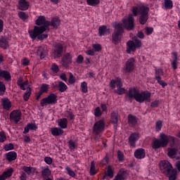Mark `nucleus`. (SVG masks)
Wrapping results in <instances>:
<instances>
[{
    "label": "nucleus",
    "mask_w": 180,
    "mask_h": 180,
    "mask_svg": "<svg viewBox=\"0 0 180 180\" xmlns=\"http://www.w3.org/2000/svg\"><path fill=\"white\" fill-rule=\"evenodd\" d=\"M127 98L129 99H135L136 102L143 103V102H151V93L150 91H141L135 88L129 89L127 93Z\"/></svg>",
    "instance_id": "f257e3e1"
},
{
    "label": "nucleus",
    "mask_w": 180,
    "mask_h": 180,
    "mask_svg": "<svg viewBox=\"0 0 180 180\" xmlns=\"http://www.w3.org/2000/svg\"><path fill=\"white\" fill-rule=\"evenodd\" d=\"M160 171L168 176L169 180L176 179L177 172L176 169H174L172 165L169 163L167 160H163L160 164Z\"/></svg>",
    "instance_id": "f03ea898"
},
{
    "label": "nucleus",
    "mask_w": 180,
    "mask_h": 180,
    "mask_svg": "<svg viewBox=\"0 0 180 180\" xmlns=\"http://www.w3.org/2000/svg\"><path fill=\"white\" fill-rule=\"evenodd\" d=\"M132 12L134 16L139 15V22L141 25H146L148 20V12H150V8L144 6H141L139 8H132Z\"/></svg>",
    "instance_id": "7ed1b4c3"
},
{
    "label": "nucleus",
    "mask_w": 180,
    "mask_h": 180,
    "mask_svg": "<svg viewBox=\"0 0 180 180\" xmlns=\"http://www.w3.org/2000/svg\"><path fill=\"white\" fill-rule=\"evenodd\" d=\"M46 30H50L49 28H46V27H37L34 26L33 30H29L28 33L31 37V39H36L37 37L38 40H44V39H47V34H43Z\"/></svg>",
    "instance_id": "20e7f679"
},
{
    "label": "nucleus",
    "mask_w": 180,
    "mask_h": 180,
    "mask_svg": "<svg viewBox=\"0 0 180 180\" xmlns=\"http://www.w3.org/2000/svg\"><path fill=\"white\" fill-rule=\"evenodd\" d=\"M114 28V32L112 34V43L117 45L122 41V37L124 30L120 23H115Z\"/></svg>",
    "instance_id": "39448f33"
},
{
    "label": "nucleus",
    "mask_w": 180,
    "mask_h": 180,
    "mask_svg": "<svg viewBox=\"0 0 180 180\" xmlns=\"http://www.w3.org/2000/svg\"><path fill=\"white\" fill-rule=\"evenodd\" d=\"M160 140L155 139L152 142V148L154 150L160 148L161 147H167V146H168V143L169 141L168 136H167V135L164 134H160Z\"/></svg>",
    "instance_id": "423d86ee"
},
{
    "label": "nucleus",
    "mask_w": 180,
    "mask_h": 180,
    "mask_svg": "<svg viewBox=\"0 0 180 180\" xmlns=\"http://www.w3.org/2000/svg\"><path fill=\"white\" fill-rule=\"evenodd\" d=\"M141 41L137 38H134V41H128V42L127 43V53L128 54H130L131 51H136V49H140V47H141Z\"/></svg>",
    "instance_id": "0eeeda50"
},
{
    "label": "nucleus",
    "mask_w": 180,
    "mask_h": 180,
    "mask_svg": "<svg viewBox=\"0 0 180 180\" xmlns=\"http://www.w3.org/2000/svg\"><path fill=\"white\" fill-rule=\"evenodd\" d=\"M57 95L56 94H51L46 98H43L40 101V105L43 108L47 105H56L57 103Z\"/></svg>",
    "instance_id": "6e6552de"
},
{
    "label": "nucleus",
    "mask_w": 180,
    "mask_h": 180,
    "mask_svg": "<svg viewBox=\"0 0 180 180\" xmlns=\"http://www.w3.org/2000/svg\"><path fill=\"white\" fill-rule=\"evenodd\" d=\"M105 130V121L101 120L94 123L93 126V134L94 136H99V134L102 133Z\"/></svg>",
    "instance_id": "1a4fd4ad"
},
{
    "label": "nucleus",
    "mask_w": 180,
    "mask_h": 180,
    "mask_svg": "<svg viewBox=\"0 0 180 180\" xmlns=\"http://www.w3.org/2000/svg\"><path fill=\"white\" fill-rule=\"evenodd\" d=\"M121 25L127 30H133L134 29V18L133 14H129L128 19L124 20Z\"/></svg>",
    "instance_id": "9d476101"
},
{
    "label": "nucleus",
    "mask_w": 180,
    "mask_h": 180,
    "mask_svg": "<svg viewBox=\"0 0 180 180\" xmlns=\"http://www.w3.org/2000/svg\"><path fill=\"white\" fill-rule=\"evenodd\" d=\"M10 120L15 122L16 124L20 122L22 119V111L20 110H14L10 113L9 116Z\"/></svg>",
    "instance_id": "9b49d317"
},
{
    "label": "nucleus",
    "mask_w": 180,
    "mask_h": 180,
    "mask_svg": "<svg viewBox=\"0 0 180 180\" xmlns=\"http://www.w3.org/2000/svg\"><path fill=\"white\" fill-rule=\"evenodd\" d=\"M164 75V71L162 69H156L155 73V79L158 82L159 85H161L162 88L167 86V83L161 80V77Z\"/></svg>",
    "instance_id": "f8f14e48"
},
{
    "label": "nucleus",
    "mask_w": 180,
    "mask_h": 180,
    "mask_svg": "<svg viewBox=\"0 0 180 180\" xmlns=\"http://www.w3.org/2000/svg\"><path fill=\"white\" fill-rule=\"evenodd\" d=\"M63 51H64V43L56 44L53 54L56 58H60L63 56Z\"/></svg>",
    "instance_id": "ddd939ff"
},
{
    "label": "nucleus",
    "mask_w": 180,
    "mask_h": 180,
    "mask_svg": "<svg viewBox=\"0 0 180 180\" xmlns=\"http://www.w3.org/2000/svg\"><path fill=\"white\" fill-rule=\"evenodd\" d=\"M134 58H130L127 60L124 67L125 74H127V72H131V71L134 70Z\"/></svg>",
    "instance_id": "4468645a"
},
{
    "label": "nucleus",
    "mask_w": 180,
    "mask_h": 180,
    "mask_svg": "<svg viewBox=\"0 0 180 180\" xmlns=\"http://www.w3.org/2000/svg\"><path fill=\"white\" fill-rule=\"evenodd\" d=\"M36 25L41 26V27H46V29H49V26H50V22L46 20V17L40 15L36 20Z\"/></svg>",
    "instance_id": "2eb2a0df"
},
{
    "label": "nucleus",
    "mask_w": 180,
    "mask_h": 180,
    "mask_svg": "<svg viewBox=\"0 0 180 180\" xmlns=\"http://www.w3.org/2000/svg\"><path fill=\"white\" fill-rule=\"evenodd\" d=\"M72 56L70 53H65L62 59V65L65 67V68H68L70 67V64L72 63Z\"/></svg>",
    "instance_id": "dca6fc26"
},
{
    "label": "nucleus",
    "mask_w": 180,
    "mask_h": 180,
    "mask_svg": "<svg viewBox=\"0 0 180 180\" xmlns=\"http://www.w3.org/2000/svg\"><path fill=\"white\" fill-rule=\"evenodd\" d=\"M110 86L112 89H115V88H122L123 86V83L122 82V78L116 77L115 79H112L110 82Z\"/></svg>",
    "instance_id": "f3484780"
},
{
    "label": "nucleus",
    "mask_w": 180,
    "mask_h": 180,
    "mask_svg": "<svg viewBox=\"0 0 180 180\" xmlns=\"http://www.w3.org/2000/svg\"><path fill=\"white\" fill-rule=\"evenodd\" d=\"M140 139L138 133H132L129 137V143L131 147H136V142Z\"/></svg>",
    "instance_id": "a211bd4d"
},
{
    "label": "nucleus",
    "mask_w": 180,
    "mask_h": 180,
    "mask_svg": "<svg viewBox=\"0 0 180 180\" xmlns=\"http://www.w3.org/2000/svg\"><path fill=\"white\" fill-rule=\"evenodd\" d=\"M1 106L4 110H10L12 108V102L8 98H1Z\"/></svg>",
    "instance_id": "6ab92c4d"
},
{
    "label": "nucleus",
    "mask_w": 180,
    "mask_h": 180,
    "mask_svg": "<svg viewBox=\"0 0 180 180\" xmlns=\"http://www.w3.org/2000/svg\"><path fill=\"white\" fill-rule=\"evenodd\" d=\"M134 157L138 160H143L146 158V150L143 148L136 149L134 152Z\"/></svg>",
    "instance_id": "aec40b11"
},
{
    "label": "nucleus",
    "mask_w": 180,
    "mask_h": 180,
    "mask_svg": "<svg viewBox=\"0 0 180 180\" xmlns=\"http://www.w3.org/2000/svg\"><path fill=\"white\" fill-rule=\"evenodd\" d=\"M38 56H40L41 60H43L47 56V47L39 46L37 51Z\"/></svg>",
    "instance_id": "412c9836"
},
{
    "label": "nucleus",
    "mask_w": 180,
    "mask_h": 180,
    "mask_svg": "<svg viewBox=\"0 0 180 180\" xmlns=\"http://www.w3.org/2000/svg\"><path fill=\"white\" fill-rule=\"evenodd\" d=\"M18 158V154L15 151L8 152L6 154V159L8 162H12V161H15Z\"/></svg>",
    "instance_id": "4be33fe9"
},
{
    "label": "nucleus",
    "mask_w": 180,
    "mask_h": 180,
    "mask_svg": "<svg viewBox=\"0 0 180 180\" xmlns=\"http://www.w3.org/2000/svg\"><path fill=\"white\" fill-rule=\"evenodd\" d=\"M22 169L29 176H30V175H34V174L37 172L36 169L32 167L24 166L22 167Z\"/></svg>",
    "instance_id": "5701e85b"
},
{
    "label": "nucleus",
    "mask_w": 180,
    "mask_h": 180,
    "mask_svg": "<svg viewBox=\"0 0 180 180\" xmlns=\"http://www.w3.org/2000/svg\"><path fill=\"white\" fill-rule=\"evenodd\" d=\"M50 131L52 136H63V134H64V130L58 127L51 128Z\"/></svg>",
    "instance_id": "b1692460"
},
{
    "label": "nucleus",
    "mask_w": 180,
    "mask_h": 180,
    "mask_svg": "<svg viewBox=\"0 0 180 180\" xmlns=\"http://www.w3.org/2000/svg\"><path fill=\"white\" fill-rule=\"evenodd\" d=\"M18 5L20 11H27L29 9V2L26 0H19Z\"/></svg>",
    "instance_id": "393cba45"
},
{
    "label": "nucleus",
    "mask_w": 180,
    "mask_h": 180,
    "mask_svg": "<svg viewBox=\"0 0 180 180\" xmlns=\"http://www.w3.org/2000/svg\"><path fill=\"white\" fill-rule=\"evenodd\" d=\"M110 32V30L106 27V25H103L99 27L98 28V35L102 37L105 36V34H108Z\"/></svg>",
    "instance_id": "a878e982"
},
{
    "label": "nucleus",
    "mask_w": 180,
    "mask_h": 180,
    "mask_svg": "<svg viewBox=\"0 0 180 180\" xmlns=\"http://www.w3.org/2000/svg\"><path fill=\"white\" fill-rule=\"evenodd\" d=\"M13 173V169H8L6 172H4L1 176H0V180H5L6 178H9V176H12V174Z\"/></svg>",
    "instance_id": "bb28decb"
},
{
    "label": "nucleus",
    "mask_w": 180,
    "mask_h": 180,
    "mask_svg": "<svg viewBox=\"0 0 180 180\" xmlns=\"http://www.w3.org/2000/svg\"><path fill=\"white\" fill-rule=\"evenodd\" d=\"M128 124L129 126H136L137 124V117L131 114L128 115Z\"/></svg>",
    "instance_id": "cd10ccee"
},
{
    "label": "nucleus",
    "mask_w": 180,
    "mask_h": 180,
    "mask_svg": "<svg viewBox=\"0 0 180 180\" xmlns=\"http://www.w3.org/2000/svg\"><path fill=\"white\" fill-rule=\"evenodd\" d=\"M0 47L6 50L9 47V42L8 41V38H1L0 39Z\"/></svg>",
    "instance_id": "c85d7f7f"
},
{
    "label": "nucleus",
    "mask_w": 180,
    "mask_h": 180,
    "mask_svg": "<svg viewBox=\"0 0 180 180\" xmlns=\"http://www.w3.org/2000/svg\"><path fill=\"white\" fill-rule=\"evenodd\" d=\"M1 78H4L5 81H11V77L9 72L6 70H0Z\"/></svg>",
    "instance_id": "c756f323"
},
{
    "label": "nucleus",
    "mask_w": 180,
    "mask_h": 180,
    "mask_svg": "<svg viewBox=\"0 0 180 180\" xmlns=\"http://www.w3.org/2000/svg\"><path fill=\"white\" fill-rule=\"evenodd\" d=\"M58 124L60 129H67L68 121L67 120V118H62L58 120Z\"/></svg>",
    "instance_id": "7c9ffc66"
},
{
    "label": "nucleus",
    "mask_w": 180,
    "mask_h": 180,
    "mask_svg": "<svg viewBox=\"0 0 180 180\" xmlns=\"http://www.w3.org/2000/svg\"><path fill=\"white\" fill-rule=\"evenodd\" d=\"M119 120V112L117 111H113L111 112V122L114 124H117Z\"/></svg>",
    "instance_id": "2f4dec72"
},
{
    "label": "nucleus",
    "mask_w": 180,
    "mask_h": 180,
    "mask_svg": "<svg viewBox=\"0 0 180 180\" xmlns=\"http://www.w3.org/2000/svg\"><path fill=\"white\" fill-rule=\"evenodd\" d=\"M126 174H127V172H126V170H124V169H121L120 170L119 174H117L115 176L114 180H124L125 179L124 176H125Z\"/></svg>",
    "instance_id": "473e14b6"
},
{
    "label": "nucleus",
    "mask_w": 180,
    "mask_h": 180,
    "mask_svg": "<svg viewBox=\"0 0 180 180\" xmlns=\"http://www.w3.org/2000/svg\"><path fill=\"white\" fill-rule=\"evenodd\" d=\"M58 88L59 92H65L67 91V85L63 82H58Z\"/></svg>",
    "instance_id": "72a5a7b5"
},
{
    "label": "nucleus",
    "mask_w": 180,
    "mask_h": 180,
    "mask_svg": "<svg viewBox=\"0 0 180 180\" xmlns=\"http://www.w3.org/2000/svg\"><path fill=\"white\" fill-rule=\"evenodd\" d=\"M168 153H167V155L168 157H169L170 158H175V155H176V153H177V150L175 148H169L167 150Z\"/></svg>",
    "instance_id": "f704fd0d"
},
{
    "label": "nucleus",
    "mask_w": 180,
    "mask_h": 180,
    "mask_svg": "<svg viewBox=\"0 0 180 180\" xmlns=\"http://www.w3.org/2000/svg\"><path fill=\"white\" fill-rule=\"evenodd\" d=\"M178 60V54L176 52L173 53V61L172 62V67L173 70H176L178 67L176 66V61Z\"/></svg>",
    "instance_id": "c9c22d12"
},
{
    "label": "nucleus",
    "mask_w": 180,
    "mask_h": 180,
    "mask_svg": "<svg viewBox=\"0 0 180 180\" xmlns=\"http://www.w3.org/2000/svg\"><path fill=\"white\" fill-rule=\"evenodd\" d=\"M49 88H50V85L47 84H42L41 85L39 92H41V94H45V93L46 94V92H49Z\"/></svg>",
    "instance_id": "e433bc0d"
},
{
    "label": "nucleus",
    "mask_w": 180,
    "mask_h": 180,
    "mask_svg": "<svg viewBox=\"0 0 180 180\" xmlns=\"http://www.w3.org/2000/svg\"><path fill=\"white\" fill-rule=\"evenodd\" d=\"M50 26L58 27V26H60V19L57 18H53L50 22Z\"/></svg>",
    "instance_id": "4c0bfd02"
},
{
    "label": "nucleus",
    "mask_w": 180,
    "mask_h": 180,
    "mask_svg": "<svg viewBox=\"0 0 180 180\" xmlns=\"http://www.w3.org/2000/svg\"><path fill=\"white\" fill-rule=\"evenodd\" d=\"M51 174V171H50V169L46 168L42 170L41 175L44 179L49 178L50 175Z\"/></svg>",
    "instance_id": "58836bf2"
},
{
    "label": "nucleus",
    "mask_w": 180,
    "mask_h": 180,
    "mask_svg": "<svg viewBox=\"0 0 180 180\" xmlns=\"http://www.w3.org/2000/svg\"><path fill=\"white\" fill-rule=\"evenodd\" d=\"M174 6L172 1L171 0H165V9H172Z\"/></svg>",
    "instance_id": "ea45409f"
},
{
    "label": "nucleus",
    "mask_w": 180,
    "mask_h": 180,
    "mask_svg": "<svg viewBox=\"0 0 180 180\" xmlns=\"http://www.w3.org/2000/svg\"><path fill=\"white\" fill-rule=\"evenodd\" d=\"M5 151H11V150H15V146L13 143H7L4 146Z\"/></svg>",
    "instance_id": "a19ab883"
},
{
    "label": "nucleus",
    "mask_w": 180,
    "mask_h": 180,
    "mask_svg": "<svg viewBox=\"0 0 180 180\" xmlns=\"http://www.w3.org/2000/svg\"><path fill=\"white\" fill-rule=\"evenodd\" d=\"M114 92L115 94H117V95H123V94L126 93V89L123 87H117Z\"/></svg>",
    "instance_id": "79ce46f5"
},
{
    "label": "nucleus",
    "mask_w": 180,
    "mask_h": 180,
    "mask_svg": "<svg viewBox=\"0 0 180 180\" xmlns=\"http://www.w3.org/2000/svg\"><path fill=\"white\" fill-rule=\"evenodd\" d=\"M51 70L52 72H53L54 74H57L58 71H60V68H58V65L56 63H53L51 65Z\"/></svg>",
    "instance_id": "37998d69"
},
{
    "label": "nucleus",
    "mask_w": 180,
    "mask_h": 180,
    "mask_svg": "<svg viewBox=\"0 0 180 180\" xmlns=\"http://www.w3.org/2000/svg\"><path fill=\"white\" fill-rule=\"evenodd\" d=\"M96 174V169H95V162H91L90 167V175L94 176Z\"/></svg>",
    "instance_id": "c03bdc74"
},
{
    "label": "nucleus",
    "mask_w": 180,
    "mask_h": 180,
    "mask_svg": "<svg viewBox=\"0 0 180 180\" xmlns=\"http://www.w3.org/2000/svg\"><path fill=\"white\" fill-rule=\"evenodd\" d=\"M65 169L67 171V174L68 175H69L70 176H72V178H75V172H74V171H72V169H71V167H66Z\"/></svg>",
    "instance_id": "a18cd8bd"
},
{
    "label": "nucleus",
    "mask_w": 180,
    "mask_h": 180,
    "mask_svg": "<svg viewBox=\"0 0 180 180\" xmlns=\"http://www.w3.org/2000/svg\"><path fill=\"white\" fill-rule=\"evenodd\" d=\"M5 91H6V86L2 82H0V96L4 95Z\"/></svg>",
    "instance_id": "49530a36"
},
{
    "label": "nucleus",
    "mask_w": 180,
    "mask_h": 180,
    "mask_svg": "<svg viewBox=\"0 0 180 180\" xmlns=\"http://www.w3.org/2000/svg\"><path fill=\"white\" fill-rule=\"evenodd\" d=\"M162 129V121L159 120L155 123V130L156 131H160Z\"/></svg>",
    "instance_id": "de8ad7c7"
},
{
    "label": "nucleus",
    "mask_w": 180,
    "mask_h": 180,
    "mask_svg": "<svg viewBox=\"0 0 180 180\" xmlns=\"http://www.w3.org/2000/svg\"><path fill=\"white\" fill-rule=\"evenodd\" d=\"M81 88H82V92H84V94H86V92H88V86L86 84V82H82Z\"/></svg>",
    "instance_id": "09e8293b"
},
{
    "label": "nucleus",
    "mask_w": 180,
    "mask_h": 180,
    "mask_svg": "<svg viewBox=\"0 0 180 180\" xmlns=\"http://www.w3.org/2000/svg\"><path fill=\"white\" fill-rule=\"evenodd\" d=\"M32 94V91L30 90V89H29V90H27V91L25 93L23 98H24V101H29V98H30V95Z\"/></svg>",
    "instance_id": "8fccbe9b"
},
{
    "label": "nucleus",
    "mask_w": 180,
    "mask_h": 180,
    "mask_svg": "<svg viewBox=\"0 0 180 180\" xmlns=\"http://www.w3.org/2000/svg\"><path fill=\"white\" fill-rule=\"evenodd\" d=\"M18 16H19L20 19H21L22 20H26V19H27V18H28L26 13L22 12V11L18 13Z\"/></svg>",
    "instance_id": "3c124183"
},
{
    "label": "nucleus",
    "mask_w": 180,
    "mask_h": 180,
    "mask_svg": "<svg viewBox=\"0 0 180 180\" xmlns=\"http://www.w3.org/2000/svg\"><path fill=\"white\" fill-rule=\"evenodd\" d=\"M86 2L90 6H95L99 4V0H86Z\"/></svg>",
    "instance_id": "603ef678"
},
{
    "label": "nucleus",
    "mask_w": 180,
    "mask_h": 180,
    "mask_svg": "<svg viewBox=\"0 0 180 180\" xmlns=\"http://www.w3.org/2000/svg\"><path fill=\"white\" fill-rule=\"evenodd\" d=\"M94 115L96 117H99L102 116V111H101V108L99 107L96 108L94 110Z\"/></svg>",
    "instance_id": "864d4df0"
},
{
    "label": "nucleus",
    "mask_w": 180,
    "mask_h": 180,
    "mask_svg": "<svg viewBox=\"0 0 180 180\" xmlns=\"http://www.w3.org/2000/svg\"><path fill=\"white\" fill-rule=\"evenodd\" d=\"M6 141V135H5V132L0 131V143H4Z\"/></svg>",
    "instance_id": "5fc2aeb1"
},
{
    "label": "nucleus",
    "mask_w": 180,
    "mask_h": 180,
    "mask_svg": "<svg viewBox=\"0 0 180 180\" xmlns=\"http://www.w3.org/2000/svg\"><path fill=\"white\" fill-rule=\"evenodd\" d=\"M107 176H109L110 178H112L113 176V170L112 169L111 166L108 167Z\"/></svg>",
    "instance_id": "6e6d98bb"
},
{
    "label": "nucleus",
    "mask_w": 180,
    "mask_h": 180,
    "mask_svg": "<svg viewBox=\"0 0 180 180\" xmlns=\"http://www.w3.org/2000/svg\"><path fill=\"white\" fill-rule=\"evenodd\" d=\"M23 85V88L24 89H22V91H29V89H30V85L29 84V81H25L24 82V84H22Z\"/></svg>",
    "instance_id": "4d7b16f0"
},
{
    "label": "nucleus",
    "mask_w": 180,
    "mask_h": 180,
    "mask_svg": "<svg viewBox=\"0 0 180 180\" xmlns=\"http://www.w3.org/2000/svg\"><path fill=\"white\" fill-rule=\"evenodd\" d=\"M153 32H154V29L153 27H147L145 28V33L148 36H150V34H151L153 33Z\"/></svg>",
    "instance_id": "13d9d810"
},
{
    "label": "nucleus",
    "mask_w": 180,
    "mask_h": 180,
    "mask_svg": "<svg viewBox=\"0 0 180 180\" xmlns=\"http://www.w3.org/2000/svg\"><path fill=\"white\" fill-rule=\"evenodd\" d=\"M70 77L68 82L69 84H75V77H74V75L72 73H69Z\"/></svg>",
    "instance_id": "bf43d9fd"
},
{
    "label": "nucleus",
    "mask_w": 180,
    "mask_h": 180,
    "mask_svg": "<svg viewBox=\"0 0 180 180\" xmlns=\"http://www.w3.org/2000/svg\"><path fill=\"white\" fill-rule=\"evenodd\" d=\"M117 158L119 161H123V160H124V155H123V153L120 150L117 151Z\"/></svg>",
    "instance_id": "052dcab7"
},
{
    "label": "nucleus",
    "mask_w": 180,
    "mask_h": 180,
    "mask_svg": "<svg viewBox=\"0 0 180 180\" xmlns=\"http://www.w3.org/2000/svg\"><path fill=\"white\" fill-rule=\"evenodd\" d=\"M68 146L70 150H74L75 148V143L72 140H69Z\"/></svg>",
    "instance_id": "680f3d73"
},
{
    "label": "nucleus",
    "mask_w": 180,
    "mask_h": 180,
    "mask_svg": "<svg viewBox=\"0 0 180 180\" xmlns=\"http://www.w3.org/2000/svg\"><path fill=\"white\" fill-rule=\"evenodd\" d=\"M44 162L46 164H48V165H51V164H53V159L50 157H46L44 158Z\"/></svg>",
    "instance_id": "e2e57ef3"
},
{
    "label": "nucleus",
    "mask_w": 180,
    "mask_h": 180,
    "mask_svg": "<svg viewBox=\"0 0 180 180\" xmlns=\"http://www.w3.org/2000/svg\"><path fill=\"white\" fill-rule=\"evenodd\" d=\"M93 49H94L95 51H101L102 50V46L99 44H94Z\"/></svg>",
    "instance_id": "0e129e2a"
},
{
    "label": "nucleus",
    "mask_w": 180,
    "mask_h": 180,
    "mask_svg": "<svg viewBox=\"0 0 180 180\" xmlns=\"http://www.w3.org/2000/svg\"><path fill=\"white\" fill-rule=\"evenodd\" d=\"M20 180L27 179V175L25 173V172H20Z\"/></svg>",
    "instance_id": "69168bd1"
},
{
    "label": "nucleus",
    "mask_w": 180,
    "mask_h": 180,
    "mask_svg": "<svg viewBox=\"0 0 180 180\" xmlns=\"http://www.w3.org/2000/svg\"><path fill=\"white\" fill-rule=\"evenodd\" d=\"M83 61H84V56H82V55H79L77 59V64H82Z\"/></svg>",
    "instance_id": "338daca9"
},
{
    "label": "nucleus",
    "mask_w": 180,
    "mask_h": 180,
    "mask_svg": "<svg viewBox=\"0 0 180 180\" xmlns=\"http://www.w3.org/2000/svg\"><path fill=\"white\" fill-rule=\"evenodd\" d=\"M30 130H36L37 129V126L34 124H27Z\"/></svg>",
    "instance_id": "774afa93"
}]
</instances>
